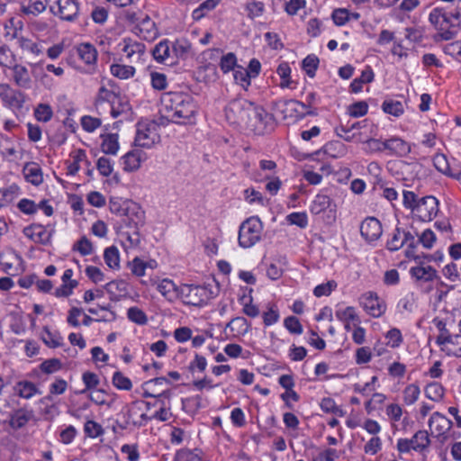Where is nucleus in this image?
Returning <instances> with one entry per match:
<instances>
[{
	"instance_id": "f704fd0d",
	"label": "nucleus",
	"mask_w": 461,
	"mask_h": 461,
	"mask_svg": "<svg viewBox=\"0 0 461 461\" xmlns=\"http://www.w3.org/2000/svg\"><path fill=\"white\" fill-rule=\"evenodd\" d=\"M382 110L387 114L393 115L394 117H400L404 113L405 107L402 101L389 98L383 102Z\"/></svg>"
},
{
	"instance_id": "58836bf2",
	"label": "nucleus",
	"mask_w": 461,
	"mask_h": 461,
	"mask_svg": "<svg viewBox=\"0 0 461 461\" xmlns=\"http://www.w3.org/2000/svg\"><path fill=\"white\" fill-rule=\"evenodd\" d=\"M20 194V187L12 184L0 188V208L10 204Z\"/></svg>"
},
{
	"instance_id": "7ed1b4c3",
	"label": "nucleus",
	"mask_w": 461,
	"mask_h": 461,
	"mask_svg": "<svg viewBox=\"0 0 461 461\" xmlns=\"http://www.w3.org/2000/svg\"><path fill=\"white\" fill-rule=\"evenodd\" d=\"M263 223L257 216H251L241 222L239 228L238 242L242 249L254 247L262 237Z\"/></svg>"
},
{
	"instance_id": "2f4dec72",
	"label": "nucleus",
	"mask_w": 461,
	"mask_h": 461,
	"mask_svg": "<svg viewBox=\"0 0 461 461\" xmlns=\"http://www.w3.org/2000/svg\"><path fill=\"white\" fill-rule=\"evenodd\" d=\"M445 392V387L438 382L428 383L424 388L425 396L435 402H440L444 400Z\"/></svg>"
},
{
	"instance_id": "b1692460",
	"label": "nucleus",
	"mask_w": 461,
	"mask_h": 461,
	"mask_svg": "<svg viewBox=\"0 0 461 461\" xmlns=\"http://www.w3.org/2000/svg\"><path fill=\"white\" fill-rule=\"evenodd\" d=\"M33 418L34 412L32 409L20 408L10 414L9 426L17 430L25 427Z\"/></svg>"
},
{
	"instance_id": "7c9ffc66",
	"label": "nucleus",
	"mask_w": 461,
	"mask_h": 461,
	"mask_svg": "<svg viewBox=\"0 0 461 461\" xmlns=\"http://www.w3.org/2000/svg\"><path fill=\"white\" fill-rule=\"evenodd\" d=\"M77 53L79 59L86 65H95L96 63L97 50L91 43H80L77 47Z\"/></svg>"
},
{
	"instance_id": "dca6fc26",
	"label": "nucleus",
	"mask_w": 461,
	"mask_h": 461,
	"mask_svg": "<svg viewBox=\"0 0 461 461\" xmlns=\"http://www.w3.org/2000/svg\"><path fill=\"white\" fill-rule=\"evenodd\" d=\"M428 426L430 432L436 437H445L452 428V421L444 414L435 411L428 420Z\"/></svg>"
},
{
	"instance_id": "8fccbe9b",
	"label": "nucleus",
	"mask_w": 461,
	"mask_h": 461,
	"mask_svg": "<svg viewBox=\"0 0 461 461\" xmlns=\"http://www.w3.org/2000/svg\"><path fill=\"white\" fill-rule=\"evenodd\" d=\"M113 385L121 391H130L132 388V383L129 377L121 371H115L112 376Z\"/></svg>"
},
{
	"instance_id": "c9c22d12",
	"label": "nucleus",
	"mask_w": 461,
	"mask_h": 461,
	"mask_svg": "<svg viewBox=\"0 0 461 461\" xmlns=\"http://www.w3.org/2000/svg\"><path fill=\"white\" fill-rule=\"evenodd\" d=\"M291 68L287 62L279 64L276 73L281 78L280 87L289 89L295 88V82L291 78Z\"/></svg>"
},
{
	"instance_id": "f8f14e48",
	"label": "nucleus",
	"mask_w": 461,
	"mask_h": 461,
	"mask_svg": "<svg viewBox=\"0 0 461 461\" xmlns=\"http://www.w3.org/2000/svg\"><path fill=\"white\" fill-rule=\"evenodd\" d=\"M57 10L54 6L50 7L51 13L59 16L61 20L67 22L75 21L79 14V5L76 0H57Z\"/></svg>"
},
{
	"instance_id": "393cba45",
	"label": "nucleus",
	"mask_w": 461,
	"mask_h": 461,
	"mask_svg": "<svg viewBox=\"0 0 461 461\" xmlns=\"http://www.w3.org/2000/svg\"><path fill=\"white\" fill-rule=\"evenodd\" d=\"M145 159V153L139 149L130 150L121 158L123 170L127 172L138 170Z\"/></svg>"
},
{
	"instance_id": "2eb2a0df",
	"label": "nucleus",
	"mask_w": 461,
	"mask_h": 461,
	"mask_svg": "<svg viewBox=\"0 0 461 461\" xmlns=\"http://www.w3.org/2000/svg\"><path fill=\"white\" fill-rule=\"evenodd\" d=\"M122 52L132 63L140 62L145 55V45L131 38H125L122 43Z\"/></svg>"
},
{
	"instance_id": "412c9836",
	"label": "nucleus",
	"mask_w": 461,
	"mask_h": 461,
	"mask_svg": "<svg viewBox=\"0 0 461 461\" xmlns=\"http://www.w3.org/2000/svg\"><path fill=\"white\" fill-rule=\"evenodd\" d=\"M330 173V166L321 163L316 170L312 166H306L303 170V176L310 185H317L321 183L324 176H329Z\"/></svg>"
},
{
	"instance_id": "9b49d317",
	"label": "nucleus",
	"mask_w": 461,
	"mask_h": 461,
	"mask_svg": "<svg viewBox=\"0 0 461 461\" xmlns=\"http://www.w3.org/2000/svg\"><path fill=\"white\" fill-rule=\"evenodd\" d=\"M359 301L365 312L374 318L382 316L386 310L384 302L374 292L362 294Z\"/></svg>"
},
{
	"instance_id": "f257e3e1",
	"label": "nucleus",
	"mask_w": 461,
	"mask_h": 461,
	"mask_svg": "<svg viewBox=\"0 0 461 461\" xmlns=\"http://www.w3.org/2000/svg\"><path fill=\"white\" fill-rule=\"evenodd\" d=\"M197 111L198 106L190 94L184 92L165 93L161 97L159 109L160 123H194Z\"/></svg>"
},
{
	"instance_id": "5fc2aeb1",
	"label": "nucleus",
	"mask_w": 461,
	"mask_h": 461,
	"mask_svg": "<svg viewBox=\"0 0 461 461\" xmlns=\"http://www.w3.org/2000/svg\"><path fill=\"white\" fill-rule=\"evenodd\" d=\"M365 151L368 154L386 152V140H367L365 143Z\"/></svg>"
},
{
	"instance_id": "423d86ee",
	"label": "nucleus",
	"mask_w": 461,
	"mask_h": 461,
	"mask_svg": "<svg viewBox=\"0 0 461 461\" xmlns=\"http://www.w3.org/2000/svg\"><path fill=\"white\" fill-rule=\"evenodd\" d=\"M212 298L213 293L204 285L181 284L179 300L185 304L203 306Z\"/></svg>"
},
{
	"instance_id": "473e14b6",
	"label": "nucleus",
	"mask_w": 461,
	"mask_h": 461,
	"mask_svg": "<svg viewBox=\"0 0 461 461\" xmlns=\"http://www.w3.org/2000/svg\"><path fill=\"white\" fill-rule=\"evenodd\" d=\"M104 260L108 268L117 271L121 267L120 252L117 247L110 246L104 250Z\"/></svg>"
},
{
	"instance_id": "4468645a",
	"label": "nucleus",
	"mask_w": 461,
	"mask_h": 461,
	"mask_svg": "<svg viewBox=\"0 0 461 461\" xmlns=\"http://www.w3.org/2000/svg\"><path fill=\"white\" fill-rule=\"evenodd\" d=\"M119 101V96L112 90L106 88L104 86H102L97 93L95 97V105L98 107L104 103H108L110 105V113L113 118L118 117L124 110L127 108L128 104H125L122 108L120 110L115 107L116 102Z\"/></svg>"
},
{
	"instance_id": "1a4fd4ad",
	"label": "nucleus",
	"mask_w": 461,
	"mask_h": 461,
	"mask_svg": "<svg viewBox=\"0 0 461 461\" xmlns=\"http://www.w3.org/2000/svg\"><path fill=\"white\" fill-rule=\"evenodd\" d=\"M122 209L123 221L128 227L139 230L145 224V212L139 203L131 200H125Z\"/></svg>"
},
{
	"instance_id": "f03ea898",
	"label": "nucleus",
	"mask_w": 461,
	"mask_h": 461,
	"mask_svg": "<svg viewBox=\"0 0 461 461\" xmlns=\"http://www.w3.org/2000/svg\"><path fill=\"white\" fill-rule=\"evenodd\" d=\"M460 12L447 13L443 8H433L429 14V22L437 31L433 36L434 41H447L454 39L456 34L450 28L454 26V20L460 19Z\"/></svg>"
},
{
	"instance_id": "f3484780",
	"label": "nucleus",
	"mask_w": 461,
	"mask_h": 461,
	"mask_svg": "<svg viewBox=\"0 0 461 461\" xmlns=\"http://www.w3.org/2000/svg\"><path fill=\"white\" fill-rule=\"evenodd\" d=\"M249 113L254 114L255 125H251L249 128L258 134L264 133L267 125H269L273 121L272 115L268 113L262 106L258 105L255 103H252Z\"/></svg>"
},
{
	"instance_id": "9d476101",
	"label": "nucleus",
	"mask_w": 461,
	"mask_h": 461,
	"mask_svg": "<svg viewBox=\"0 0 461 461\" xmlns=\"http://www.w3.org/2000/svg\"><path fill=\"white\" fill-rule=\"evenodd\" d=\"M438 212V201L436 197L428 195L419 199V203L413 215L421 221H432Z\"/></svg>"
},
{
	"instance_id": "3c124183",
	"label": "nucleus",
	"mask_w": 461,
	"mask_h": 461,
	"mask_svg": "<svg viewBox=\"0 0 461 461\" xmlns=\"http://www.w3.org/2000/svg\"><path fill=\"white\" fill-rule=\"evenodd\" d=\"M82 129L87 133H93L102 125V120L91 115H83L80 118Z\"/></svg>"
},
{
	"instance_id": "ea45409f",
	"label": "nucleus",
	"mask_w": 461,
	"mask_h": 461,
	"mask_svg": "<svg viewBox=\"0 0 461 461\" xmlns=\"http://www.w3.org/2000/svg\"><path fill=\"white\" fill-rule=\"evenodd\" d=\"M47 8L46 0H29L28 4L21 5V11L25 15L37 16Z\"/></svg>"
},
{
	"instance_id": "c03bdc74",
	"label": "nucleus",
	"mask_w": 461,
	"mask_h": 461,
	"mask_svg": "<svg viewBox=\"0 0 461 461\" xmlns=\"http://www.w3.org/2000/svg\"><path fill=\"white\" fill-rule=\"evenodd\" d=\"M72 161L68 166V174L75 176L80 169V163L86 158V153L84 149H78L70 153Z\"/></svg>"
},
{
	"instance_id": "052dcab7",
	"label": "nucleus",
	"mask_w": 461,
	"mask_h": 461,
	"mask_svg": "<svg viewBox=\"0 0 461 461\" xmlns=\"http://www.w3.org/2000/svg\"><path fill=\"white\" fill-rule=\"evenodd\" d=\"M85 274L91 282L96 285L104 282L106 279L104 271L95 266H86Z\"/></svg>"
},
{
	"instance_id": "13d9d810",
	"label": "nucleus",
	"mask_w": 461,
	"mask_h": 461,
	"mask_svg": "<svg viewBox=\"0 0 461 461\" xmlns=\"http://www.w3.org/2000/svg\"><path fill=\"white\" fill-rule=\"evenodd\" d=\"M34 116L39 122H48L53 116L52 108L47 104H40L34 110Z\"/></svg>"
},
{
	"instance_id": "864d4df0",
	"label": "nucleus",
	"mask_w": 461,
	"mask_h": 461,
	"mask_svg": "<svg viewBox=\"0 0 461 461\" xmlns=\"http://www.w3.org/2000/svg\"><path fill=\"white\" fill-rule=\"evenodd\" d=\"M442 51L461 62V40L454 41L442 46Z\"/></svg>"
},
{
	"instance_id": "72a5a7b5",
	"label": "nucleus",
	"mask_w": 461,
	"mask_h": 461,
	"mask_svg": "<svg viewBox=\"0 0 461 461\" xmlns=\"http://www.w3.org/2000/svg\"><path fill=\"white\" fill-rule=\"evenodd\" d=\"M250 327V323L244 317L233 318L227 324V328L230 329L235 337L246 335L249 331Z\"/></svg>"
},
{
	"instance_id": "a878e982",
	"label": "nucleus",
	"mask_w": 461,
	"mask_h": 461,
	"mask_svg": "<svg viewBox=\"0 0 461 461\" xmlns=\"http://www.w3.org/2000/svg\"><path fill=\"white\" fill-rule=\"evenodd\" d=\"M0 96L11 108H20L24 102L23 95L19 91L12 89L6 84L0 85Z\"/></svg>"
},
{
	"instance_id": "aec40b11",
	"label": "nucleus",
	"mask_w": 461,
	"mask_h": 461,
	"mask_svg": "<svg viewBox=\"0 0 461 461\" xmlns=\"http://www.w3.org/2000/svg\"><path fill=\"white\" fill-rule=\"evenodd\" d=\"M23 235L35 243L46 245L51 240V232L43 225L32 224L23 230Z\"/></svg>"
},
{
	"instance_id": "c85d7f7f",
	"label": "nucleus",
	"mask_w": 461,
	"mask_h": 461,
	"mask_svg": "<svg viewBox=\"0 0 461 461\" xmlns=\"http://www.w3.org/2000/svg\"><path fill=\"white\" fill-rule=\"evenodd\" d=\"M23 174L25 180L38 186L43 182V173L41 166L36 162H28L24 165Z\"/></svg>"
},
{
	"instance_id": "4d7b16f0",
	"label": "nucleus",
	"mask_w": 461,
	"mask_h": 461,
	"mask_svg": "<svg viewBox=\"0 0 461 461\" xmlns=\"http://www.w3.org/2000/svg\"><path fill=\"white\" fill-rule=\"evenodd\" d=\"M128 319L138 324V325H145L148 323L147 314L139 307L133 306L130 307L127 311Z\"/></svg>"
},
{
	"instance_id": "bf43d9fd",
	"label": "nucleus",
	"mask_w": 461,
	"mask_h": 461,
	"mask_svg": "<svg viewBox=\"0 0 461 461\" xmlns=\"http://www.w3.org/2000/svg\"><path fill=\"white\" fill-rule=\"evenodd\" d=\"M384 337L387 339V346H389L392 348H399L403 341L402 332L397 328H392L391 330H389Z\"/></svg>"
},
{
	"instance_id": "4be33fe9",
	"label": "nucleus",
	"mask_w": 461,
	"mask_h": 461,
	"mask_svg": "<svg viewBox=\"0 0 461 461\" xmlns=\"http://www.w3.org/2000/svg\"><path fill=\"white\" fill-rule=\"evenodd\" d=\"M164 384H166V385L170 384L169 380L165 377H157V378L151 379L149 381H147L143 386V390H144L143 396L146 398L147 397H153V398L163 397V398L169 399L171 396V392L169 390H163L161 392H156L154 389V386H156V385L162 386Z\"/></svg>"
},
{
	"instance_id": "6ab92c4d",
	"label": "nucleus",
	"mask_w": 461,
	"mask_h": 461,
	"mask_svg": "<svg viewBox=\"0 0 461 461\" xmlns=\"http://www.w3.org/2000/svg\"><path fill=\"white\" fill-rule=\"evenodd\" d=\"M360 233L367 242L375 241L383 233L382 225L376 218L368 217L362 221Z\"/></svg>"
},
{
	"instance_id": "20e7f679",
	"label": "nucleus",
	"mask_w": 461,
	"mask_h": 461,
	"mask_svg": "<svg viewBox=\"0 0 461 461\" xmlns=\"http://www.w3.org/2000/svg\"><path fill=\"white\" fill-rule=\"evenodd\" d=\"M159 122L141 121L137 123L135 145L140 148L151 149L160 142Z\"/></svg>"
},
{
	"instance_id": "39448f33",
	"label": "nucleus",
	"mask_w": 461,
	"mask_h": 461,
	"mask_svg": "<svg viewBox=\"0 0 461 461\" xmlns=\"http://www.w3.org/2000/svg\"><path fill=\"white\" fill-rule=\"evenodd\" d=\"M431 440L429 432L425 429L416 431L411 438H401L397 439L396 449L399 453L405 454L415 451L425 454L429 451Z\"/></svg>"
},
{
	"instance_id": "5701e85b",
	"label": "nucleus",
	"mask_w": 461,
	"mask_h": 461,
	"mask_svg": "<svg viewBox=\"0 0 461 461\" xmlns=\"http://www.w3.org/2000/svg\"><path fill=\"white\" fill-rule=\"evenodd\" d=\"M409 272L411 276L418 282H432L438 277L437 270L433 267L422 263L411 267Z\"/></svg>"
},
{
	"instance_id": "6e6d98bb",
	"label": "nucleus",
	"mask_w": 461,
	"mask_h": 461,
	"mask_svg": "<svg viewBox=\"0 0 461 461\" xmlns=\"http://www.w3.org/2000/svg\"><path fill=\"white\" fill-rule=\"evenodd\" d=\"M72 249L82 256H89L94 252V246L86 236H83L74 243Z\"/></svg>"
},
{
	"instance_id": "4c0bfd02",
	"label": "nucleus",
	"mask_w": 461,
	"mask_h": 461,
	"mask_svg": "<svg viewBox=\"0 0 461 461\" xmlns=\"http://www.w3.org/2000/svg\"><path fill=\"white\" fill-rule=\"evenodd\" d=\"M41 339L46 346L51 348H59L63 343V338L57 330H50L49 327H43Z\"/></svg>"
},
{
	"instance_id": "603ef678",
	"label": "nucleus",
	"mask_w": 461,
	"mask_h": 461,
	"mask_svg": "<svg viewBox=\"0 0 461 461\" xmlns=\"http://www.w3.org/2000/svg\"><path fill=\"white\" fill-rule=\"evenodd\" d=\"M319 62V58L314 54H310L303 59L302 68L309 77L312 78L315 77Z\"/></svg>"
},
{
	"instance_id": "de8ad7c7",
	"label": "nucleus",
	"mask_w": 461,
	"mask_h": 461,
	"mask_svg": "<svg viewBox=\"0 0 461 461\" xmlns=\"http://www.w3.org/2000/svg\"><path fill=\"white\" fill-rule=\"evenodd\" d=\"M232 73L234 82L240 86L244 90H248L251 85V77L248 74L247 69L239 65Z\"/></svg>"
},
{
	"instance_id": "49530a36",
	"label": "nucleus",
	"mask_w": 461,
	"mask_h": 461,
	"mask_svg": "<svg viewBox=\"0 0 461 461\" xmlns=\"http://www.w3.org/2000/svg\"><path fill=\"white\" fill-rule=\"evenodd\" d=\"M111 74L120 79H129L135 74V68L132 66L122 64H113L110 66Z\"/></svg>"
},
{
	"instance_id": "79ce46f5",
	"label": "nucleus",
	"mask_w": 461,
	"mask_h": 461,
	"mask_svg": "<svg viewBox=\"0 0 461 461\" xmlns=\"http://www.w3.org/2000/svg\"><path fill=\"white\" fill-rule=\"evenodd\" d=\"M238 66V59L233 52H228L221 55L219 61V67L223 74L233 72Z\"/></svg>"
},
{
	"instance_id": "a18cd8bd",
	"label": "nucleus",
	"mask_w": 461,
	"mask_h": 461,
	"mask_svg": "<svg viewBox=\"0 0 461 461\" xmlns=\"http://www.w3.org/2000/svg\"><path fill=\"white\" fill-rule=\"evenodd\" d=\"M420 389L416 384H408L402 391V401L405 405L414 404L420 398Z\"/></svg>"
},
{
	"instance_id": "37998d69",
	"label": "nucleus",
	"mask_w": 461,
	"mask_h": 461,
	"mask_svg": "<svg viewBox=\"0 0 461 461\" xmlns=\"http://www.w3.org/2000/svg\"><path fill=\"white\" fill-rule=\"evenodd\" d=\"M14 80L21 87L28 88L31 84V77L28 69L21 65H15L13 68Z\"/></svg>"
},
{
	"instance_id": "e2e57ef3",
	"label": "nucleus",
	"mask_w": 461,
	"mask_h": 461,
	"mask_svg": "<svg viewBox=\"0 0 461 461\" xmlns=\"http://www.w3.org/2000/svg\"><path fill=\"white\" fill-rule=\"evenodd\" d=\"M245 10L249 18L254 19L261 16L265 12V5L261 1H251L246 4Z\"/></svg>"
},
{
	"instance_id": "09e8293b",
	"label": "nucleus",
	"mask_w": 461,
	"mask_h": 461,
	"mask_svg": "<svg viewBox=\"0 0 461 461\" xmlns=\"http://www.w3.org/2000/svg\"><path fill=\"white\" fill-rule=\"evenodd\" d=\"M139 31L140 36L143 37L145 40L153 39L157 35V29L155 23L149 17L143 19L142 22L140 23Z\"/></svg>"
},
{
	"instance_id": "a19ab883",
	"label": "nucleus",
	"mask_w": 461,
	"mask_h": 461,
	"mask_svg": "<svg viewBox=\"0 0 461 461\" xmlns=\"http://www.w3.org/2000/svg\"><path fill=\"white\" fill-rule=\"evenodd\" d=\"M170 41L164 40L159 41L152 50V55L155 60L159 63L166 62L170 57Z\"/></svg>"
},
{
	"instance_id": "0e129e2a",
	"label": "nucleus",
	"mask_w": 461,
	"mask_h": 461,
	"mask_svg": "<svg viewBox=\"0 0 461 461\" xmlns=\"http://www.w3.org/2000/svg\"><path fill=\"white\" fill-rule=\"evenodd\" d=\"M286 221L291 225H296L302 229H304L308 225V216L305 212H295L286 216Z\"/></svg>"
},
{
	"instance_id": "e433bc0d",
	"label": "nucleus",
	"mask_w": 461,
	"mask_h": 461,
	"mask_svg": "<svg viewBox=\"0 0 461 461\" xmlns=\"http://www.w3.org/2000/svg\"><path fill=\"white\" fill-rule=\"evenodd\" d=\"M336 317L342 322H352V326L360 324V318L353 306H347L337 310Z\"/></svg>"
},
{
	"instance_id": "bb28decb",
	"label": "nucleus",
	"mask_w": 461,
	"mask_h": 461,
	"mask_svg": "<svg viewBox=\"0 0 461 461\" xmlns=\"http://www.w3.org/2000/svg\"><path fill=\"white\" fill-rule=\"evenodd\" d=\"M411 240L410 246L414 242V237L410 232L395 229L391 238L387 240L386 248L391 251L400 249L405 243Z\"/></svg>"
},
{
	"instance_id": "6e6552de",
	"label": "nucleus",
	"mask_w": 461,
	"mask_h": 461,
	"mask_svg": "<svg viewBox=\"0 0 461 461\" xmlns=\"http://www.w3.org/2000/svg\"><path fill=\"white\" fill-rule=\"evenodd\" d=\"M252 102L244 98H234L225 107V116L231 124L243 125L249 120Z\"/></svg>"
},
{
	"instance_id": "338daca9",
	"label": "nucleus",
	"mask_w": 461,
	"mask_h": 461,
	"mask_svg": "<svg viewBox=\"0 0 461 461\" xmlns=\"http://www.w3.org/2000/svg\"><path fill=\"white\" fill-rule=\"evenodd\" d=\"M403 413V409L399 403H389L385 407V414L389 420L392 422H398L401 420Z\"/></svg>"
},
{
	"instance_id": "680f3d73",
	"label": "nucleus",
	"mask_w": 461,
	"mask_h": 461,
	"mask_svg": "<svg viewBox=\"0 0 461 461\" xmlns=\"http://www.w3.org/2000/svg\"><path fill=\"white\" fill-rule=\"evenodd\" d=\"M113 166L114 162L106 157H100L96 162V168L99 174L106 177L112 175L113 171Z\"/></svg>"
},
{
	"instance_id": "c756f323",
	"label": "nucleus",
	"mask_w": 461,
	"mask_h": 461,
	"mask_svg": "<svg viewBox=\"0 0 461 461\" xmlns=\"http://www.w3.org/2000/svg\"><path fill=\"white\" fill-rule=\"evenodd\" d=\"M101 150L106 155L116 156L120 149L119 135L117 133H102L100 135Z\"/></svg>"
},
{
	"instance_id": "ddd939ff",
	"label": "nucleus",
	"mask_w": 461,
	"mask_h": 461,
	"mask_svg": "<svg viewBox=\"0 0 461 461\" xmlns=\"http://www.w3.org/2000/svg\"><path fill=\"white\" fill-rule=\"evenodd\" d=\"M310 211L315 215L328 212V218L333 221L335 219L336 205L329 195L319 193L312 201Z\"/></svg>"
},
{
	"instance_id": "cd10ccee",
	"label": "nucleus",
	"mask_w": 461,
	"mask_h": 461,
	"mask_svg": "<svg viewBox=\"0 0 461 461\" xmlns=\"http://www.w3.org/2000/svg\"><path fill=\"white\" fill-rule=\"evenodd\" d=\"M16 395L23 399H32L35 395L41 394V390L35 384L31 381L22 380L18 381L13 387Z\"/></svg>"
},
{
	"instance_id": "774afa93",
	"label": "nucleus",
	"mask_w": 461,
	"mask_h": 461,
	"mask_svg": "<svg viewBox=\"0 0 461 461\" xmlns=\"http://www.w3.org/2000/svg\"><path fill=\"white\" fill-rule=\"evenodd\" d=\"M337 283L334 280H330L327 283H322L315 286L313 294L316 297H322L330 295L333 290L337 288Z\"/></svg>"
},
{
	"instance_id": "a211bd4d",
	"label": "nucleus",
	"mask_w": 461,
	"mask_h": 461,
	"mask_svg": "<svg viewBox=\"0 0 461 461\" xmlns=\"http://www.w3.org/2000/svg\"><path fill=\"white\" fill-rule=\"evenodd\" d=\"M412 144L399 136L386 139V153L389 156L405 158L411 152Z\"/></svg>"
},
{
	"instance_id": "69168bd1",
	"label": "nucleus",
	"mask_w": 461,
	"mask_h": 461,
	"mask_svg": "<svg viewBox=\"0 0 461 461\" xmlns=\"http://www.w3.org/2000/svg\"><path fill=\"white\" fill-rule=\"evenodd\" d=\"M82 381L85 384V389L81 391V393H85L86 391L96 389L100 384L99 377L93 372H85L82 375Z\"/></svg>"
},
{
	"instance_id": "0eeeda50",
	"label": "nucleus",
	"mask_w": 461,
	"mask_h": 461,
	"mask_svg": "<svg viewBox=\"0 0 461 461\" xmlns=\"http://www.w3.org/2000/svg\"><path fill=\"white\" fill-rule=\"evenodd\" d=\"M141 284L153 286L169 303L179 300L181 285H176L170 278H162L156 276L149 277L148 281H141Z\"/></svg>"
}]
</instances>
